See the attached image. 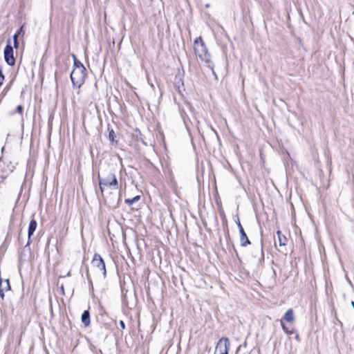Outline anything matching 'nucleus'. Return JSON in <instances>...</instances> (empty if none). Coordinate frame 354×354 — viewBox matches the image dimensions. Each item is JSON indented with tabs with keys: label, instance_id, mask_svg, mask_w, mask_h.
<instances>
[{
	"label": "nucleus",
	"instance_id": "nucleus-1",
	"mask_svg": "<svg viewBox=\"0 0 354 354\" xmlns=\"http://www.w3.org/2000/svg\"><path fill=\"white\" fill-rule=\"evenodd\" d=\"M73 58L74 59V68L71 73V80L73 86L80 88L86 79V69L75 55H73Z\"/></svg>",
	"mask_w": 354,
	"mask_h": 354
},
{
	"label": "nucleus",
	"instance_id": "nucleus-5",
	"mask_svg": "<svg viewBox=\"0 0 354 354\" xmlns=\"http://www.w3.org/2000/svg\"><path fill=\"white\" fill-rule=\"evenodd\" d=\"M4 59L8 65L13 66L16 60L13 55V47L11 46L10 39H8L3 50Z\"/></svg>",
	"mask_w": 354,
	"mask_h": 354
},
{
	"label": "nucleus",
	"instance_id": "nucleus-24",
	"mask_svg": "<svg viewBox=\"0 0 354 354\" xmlns=\"http://www.w3.org/2000/svg\"><path fill=\"white\" fill-rule=\"evenodd\" d=\"M4 292L5 291L2 290V289H0V297L1 298V299H4V297H5Z\"/></svg>",
	"mask_w": 354,
	"mask_h": 354
},
{
	"label": "nucleus",
	"instance_id": "nucleus-21",
	"mask_svg": "<svg viewBox=\"0 0 354 354\" xmlns=\"http://www.w3.org/2000/svg\"><path fill=\"white\" fill-rule=\"evenodd\" d=\"M23 110H24L23 106L18 105L16 108L15 112L21 115L23 113Z\"/></svg>",
	"mask_w": 354,
	"mask_h": 354
},
{
	"label": "nucleus",
	"instance_id": "nucleus-9",
	"mask_svg": "<svg viewBox=\"0 0 354 354\" xmlns=\"http://www.w3.org/2000/svg\"><path fill=\"white\" fill-rule=\"evenodd\" d=\"M37 226V223L35 219L32 218L29 223L28 229V242L26 247L28 246L30 243L31 236L33 235L35 232Z\"/></svg>",
	"mask_w": 354,
	"mask_h": 354
},
{
	"label": "nucleus",
	"instance_id": "nucleus-16",
	"mask_svg": "<svg viewBox=\"0 0 354 354\" xmlns=\"http://www.w3.org/2000/svg\"><path fill=\"white\" fill-rule=\"evenodd\" d=\"M140 199V196L138 195L134 196L132 198H127L124 200V203L129 205H131L136 202L138 201Z\"/></svg>",
	"mask_w": 354,
	"mask_h": 354
},
{
	"label": "nucleus",
	"instance_id": "nucleus-22",
	"mask_svg": "<svg viewBox=\"0 0 354 354\" xmlns=\"http://www.w3.org/2000/svg\"><path fill=\"white\" fill-rule=\"evenodd\" d=\"M13 41H14V46L12 47L15 48H17L19 47V44L18 39H17V36L13 37Z\"/></svg>",
	"mask_w": 354,
	"mask_h": 354
},
{
	"label": "nucleus",
	"instance_id": "nucleus-10",
	"mask_svg": "<svg viewBox=\"0 0 354 354\" xmlns=\"http://www.w3.org/2000/svg\"><path fill=\"white\" fill-rule=\"evenodd\" d=\"M81 321L82 323L84 324V326L87 327L91 324V319H90V312L88 310H86L83 312L81 316Z\"/></svg>",
	"mask_w": 354,
	"mask_h": 354
},
{
	"label": "nucleus",
	"instance_id": "nucleus-26",
	"mask_svg": "<svg viewBox=\"0 0 354 354\" xmlns=\"http://www.w3.org/2000/svg\"><path fill=\"white\" fill-rule=\"evenodd\" d=\"M295 339H296L297 341H299V340H300V339H299V335H298V334H297V335H296V336H295Z\"/></svg>",
	"mask_w": 354,
	"mask_h": 354
},
{
	"label": "nucleus",
	"instance_id": "nucleus-29",
	"mask_svg": "<svg viewBox=\"0 0 354 354\" xmlns=\"http://www.w3.org/2000/svg\"><path fill=\"white\" fill-rule=\"evenodd\" d=\"M272 272H273L274 275H276L275 270L273 268H272Z\"/></svg>",
	"mask_w": 354,
	"mask_h": 354
},
{
	"label": "nucleus",
	"instance_id": "nucleus-19",
	"mask_svg": "<svg viewBox=\"0 0 354 354\" xmlns=\"http://www.w3.org/2000/svg\"><path fill=\"white\" fill-rule=\"evenodd\" d=\"M120 200V194L118 196L115 198V200L113 201L111 203V205L114 207H117L118 205V203Z\"/></svg>",
	"mask_w": 354,
	"mask_h": 354
},
{
	"label": "nucleus",
	"instance_id": "nucleus-15",
	"mask_svg": "<svg viewBox=\"0 0 354 354\" xmlns=\"http://www.w3.org/2000/svg\"><path fill=\"white\" fill-rule=\"evenodd\" d=\"M108 130H109V140L112 143L115 142L117 144L118 141L115 140L116 135H115V131H113V129H109V128L108 129Z\"/></svg>",
	"mask_w": 354,
	"mask_h": 354
},
{
	"label": "nucleus",
	"instance_id": "nucleus-28",
	"mask_svg": "<svg viewBox=\"0 0 354 354\" xmlns=\"http://www.w3.org/2000/svg\"><path fill=\"white\" fill-rule=\"evenodd\" d=\"M205 8H209V3H207L205 6Z\"/></svg>",
	"mask_w": 354,
	"mask_h": 354
},
{
	"label": "nucleus",
	"instance_id": "nucleus-8",
	"mask_svg": "<svg viewBox=\"0 0 354 354\" xmlns=\"http://www.w3.org/2000/svg\"><path fill=\"white\" fill-rule=\"evenodd\" d=\"M252 256L254 260L257 261V264L258 266L261 265L264 261V253L263 251V245L262 243L260 246H258L254 251L252 252Z\"/></svg>",
	"mask_w": 354,
	"mask_h": 354
},
{
	"label": "nucleus",
	"instance_id": "nucleus-12",
	"mask_svg": "<svg viewBox=\"0 0 354 354\" xmlns=\"http://www.w3.org/2000/svg\"><path fill=\"white\" fill-rule=\"evenodd\" d=\"M0 289H2L3 291H8L11 290L9 279H6L5 281H0Z\"/></svg>",
	"mask_w": 354,
	"mask_h": 354
},
{
	"label": "nucleus",
	"instance_id": "nucleus-11",
	"mask_svg": "<svg viewBox=\"0 0 354 354\" xmlns=\"http://www.w3.org/2000/svg\"><path fill=\"white\" fill-rule=\"evenodd\" d=\"M133 136L136 141H140L145 146H147V143L145 142L143 135L138 129H135Z\"/></svg>",
	"mask_w": 354,
	"mask_h": 354
},
{
	"label": "nucleus",
	"instance_id": "nucleus-4",
	"mask_svg": "<svg viewBox=\"0 0 354 354\" xmlns=\"http://www.w3.org/2000/svg\"><path fill=\"white\" fill-rule=\"evenodd\" d=\"M234 221L239 228V232L240 234V245L241 247H246L251 244L250 241L249 240L244 229L240 222L239 218L238 215L235 216Z\"/></svg>",
	"mask_w": 354,
	"mask_h": 354
},
{
	"label": "nucleus",
	"instance_id": "nucleus-30",
	"mask_svg": "<svg viewBox=\"0 0 354 354\" xmlns=\"http://www.w3.org/2000/svg\"><path fill=\"white\" fill-rule=\"evenodd\" d=\"M86 276H87L88 279L89 280V274L88 272L86 273Z\"/></svg>",
	"mask_w": 354,
	"mask_h": 354
},
{
	"label": "nucleus",
	"instance_id": "nucleus-13",
	"mask_svg": "<svg viewBox=\"0 0 354 354\" xmlns=\"http://www.w3.org/2000/svg\"><path fill=\"white\" fill-rule=\"evenodd\" d=\"M283 319L288 322H291L294 320V313L292 309L288 310L284 314Z\"/></svg>",
	"mask_w": 354,
	"mask_h": 354
},
{
	"label": "nucleus",
	"instance_id": "nucleus-18",
	"mask_svg": "<svg viewBox=\"0 0 354 354\" xmlns=\"http://www.w3.org/2000/svg\"><path fill=\"white\" fill-rule=\"evenodd\" d=\"M281 325L284 332L286 333L287 334L292 335L297 333L295 330H289L288 328L285 326L282 320H281Z\"/></svg>",
	"mask_w": 354,
	"mask_h": 354
},
{
	"label": "nucleus",
	"instance_id": "nucleus-6",
	"mask_svg": "<svg viewBox=\"0 0 354 354\" xmlns=\"http://www.w3.org/2000/svg\"><path fill=\"white\" fill-rule=\"evenodd\" d=\"M91 263L93 267L98 268L99 270L102 272L104 278H106V270L105 263L102 257L99 254L95 253L94 254Z\"/></svg>",
	"mask_w": 354,
	"mask_h": 354
},
{
	"label": "nucleus",
	"instance_id": "nucleus-20",
	"mask_svg": "<svg viewBox=\"0 0 354 354\" xmlns=\"http://www.w3.org/2000/svg\"><path fill=\"white\" fill-rule=\"evenodd\" d=\"M5 76L3 74L1 66H0V86L3 84Z\"/></svg>",
	"mask_w": 354,
	"mask_h": 354
},
{
	"label": "nucleus",
	"instance_id": "nucleus-23",
	"mask_svg": "<svg viewBox=\"0 0 354 354\" xmlns=\"http://www.w3.org/2000/svg\"><path fill=\"white\" fill-rule=\"evenodd\" d=\"M119 324H120L121 328L122 330H124L125 328V324H124V321L120 320Z\"/></svg>",
	"mask_w": 354,
	"mask_h": 354
},
{
	"label": "nucleus",
	"instance_id": "nucleus-17",
	"mask_svg": "<svg viewBox=\"0 0 354 354\" xmlns=\"http://www.w3.org/2000/svg\"><path fill=\"white\" fill-rule=\"evenodd\" d=\"M24 25L21 26L16 32V33L13 35V37L17 36V39H18L19 37H23L24 35Z\"/></svg>",
	"mask_w": 354,
	"mask_h": 354
},
{
	"label": "nucleus",
	"instance_id": "nucleus-25",
	"mask_svg": "<svg viewBox=\"0 0 354 354\" xmlns=\"http://www.w3.org/2000/svg\"><path fill=\"white\" fill-rule=\"evenodd\" d=\"M60 290H61V292H62V294H64V286H63V285L61 286V288H60Z\"/></svg>",
	"mask_w": 354,
	"mask_h": 354
},
{
	"label": "nucleus",
	"instance_id": "nucleus-14",
	"mask_svg": "<svg viewBox=\"0 0 354 354\" xmlns=\"http://www.w3.org/2000/svg\"><path fill=\"white\" fill-rule=\"evenodd\" d=\"M277 234L278 236V239H279V245L280 246H284L286 245V241H287V239L286 238V236H284L283 235H282L281 232L280 230H278L277 232Z\"/></svg>",
	"mask_w": 354,
	"mask_h": 354
},
{
	"label": "nucleus",
	"instance_id": "nucleus-27",
	"mask_svg": "<svg viewBox=\"0 0 354 354\" xmlns=\"http://www.w3.org/2000/svg\"><path fill=\"white\" fill-rule=\"evenodd\" d=\"M351 304V306H353V308H354V301H352Z\"/></svg>",
	"mask_w": 354,
	"mask_h": 354
},
{
	"label": "nucleus",
	"instance_id": "nucleus-2",
	"mask_svg": "<svg viewBox=\"0 0 354 354\" xmlns=\"http://www.w3.org/2000/svg\"><path fill=\"white\" fill-rule=\"evenodd\" d=\"M194 51L195 53L200 57V59L205 62L207 67L209 68L213 73L215 75L214 71V64L211 60L210 54L205 46V44L203 39L199 37L194 40Z\"/></svg>",
	"mask_w": 354,
	"mask_h": 354
},
{
	"label": "nucleus",
	"instance_id": "nucleus-7",
	"mask_svg": "<svg viewBox=\"0 0 354 354\" xmlns=\"http://www.w3.org/2000/svg\"><path fill=\"white\" fill-rule=\"evenodd\" d=\"M230 343L227 337H221L216 346V351H218L220 354H228V350Z\"/></svg>",
	"mask_w": 354,
	"mask_h": 354
},
{
	"label": "nucleus",
	"instance_id": "nucleus-3",
	"mask_svg": "<svg viewBox=\"0 0 354 354\" xmlns=\"http://www.w3.org/2000/svg\"><path fill=\"white\" fill-rule=\"evenodd\" d=\"M99 185L102 193L104 192V187H112L113 189L118 190L119 184L114 173L109 172L106 176H101L98 174Z\"/></svg>",
	"mask_w": 354,
	"mask_h": 354
}]
</instances>
